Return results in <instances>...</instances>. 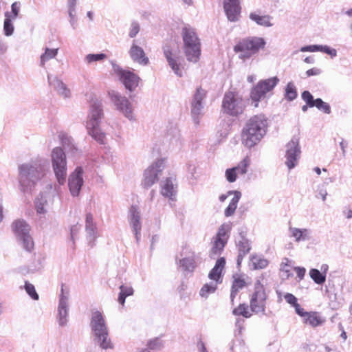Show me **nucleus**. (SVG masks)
Returning a JSON list of instances; mask_svg holds the SVG:
<instances>
[{"instance_id": "f257e3e1", "label": "nucleus", "mask_w": 352, "mask_h": 352, "mask_svg": "<svg viewBox=\"0 0 352 352\" xmlns=\"http://www.w3.org/2000/svg\"><path fill=\"white\" fill-rule=\"evenodd\" d=\"M267 128V119L265 116L261 114L251 117L242 130V143L248 148L254 146L265 135Z\"/></svg>"}, {"instance_id": "f03ea898", "label": "nucleus", "mask_w": 352, "mask_h": 352, "mask_svg": "<svg viewBox=\"0 0 352 352\" xmlns=\"http://www.w3.org/2000/svg\"><path fill=\"white\" fill-rule=\"evenodd\" d=\"M90 327L96 343L103 349H113V344L109 336V330L103 314L98 310L91 311Z\"/></svg>"}, {"instance_id": "7ed1b4c3", "label": "nucleus", "mask_w": 352, "mask_h": 352, "mask_svg": "<svg viewBox=\"0 0 352 352\" xmlns=\"http://www.w3.org/2000/svg\"><path fill=\"white\" fill-rule=\"evenodd\" d=\"M264 38L257 36H249L241 39L234 46V52L239 54V58L243 60L250 59L261 50L265 47Z\"/></svg>"}, {"instance_id": "20e7f679", "label": "nucleus", "mask_w": 352, "mask_h": 352, "mask_svg": "<svg viewBox=\"0 0 352 352\" xmlns=\"http://www.w3.org/2000/svg\"><path fill=\"white\" fill-rule=\"evenodd\" d=\"M182 36L186 59L192 63L198 62L201 56V42L194 29L184 27L182 29Z\"/></svg>"}, {"instance_id": "39448f33", "label": "nucleus", "mask_w": 352, "mask_h": 352, "mask_svg": "<svg viewBox=\"0 0 352 352\" xmlns=\"http://www.w3.org/2000/svg\"><path fill=\"white\" fill-rule=\"evenodd\" d=\"M102 115L101 103L98 101L93 102L86 126L89 134L100 144H104L105 140V134L99 129V122Z\"/></svg>"}, {"instance_id": "423d86ee", "label": "nucleus", "mask_w": 352, "mask_h": 352, "mask_svg": "<svg viewBox=\"0 0 352 352\" xmlns=\"http://www.w3.org/2000/svg\"><path fill=\"white\" fill-rule=\"evenodd\" d=\"M231 230V223H223L219 228L217 234L212 238L208 251L210 258H215L223 253L230 237Z\"/></svg>"}, {"instance_id": "0eeeda50", "label": "nucleus", "mask_w": 352, "mask_h": 352, "mask_svg": "<svg viewBox=\"0 0 352 352\" xmlns=\"http://www.w3.org/2000/svg\"><path fill=\"white\" fill-rule=\"evenodd\" d=\"M267 294L264 285L258 280L254 283V291L250 295V307L255 314H264L266 309Z\"/></svg>"}, {"instance_id": "6e6552de", "label": "nucleus", "mask_w": 352, "mask_h": 352, "mask_svg": "<svg viewBox=\"0 0 352 352\" xmlns=\"http://www.w3.org/2000/svg\"><path fill=\"white\" fill-rule=\"evenodd\" d=\"M279 79L277 77H272L265 80H260L251 90L250 99L254 107H258V102L264 99L266 94L270 92L276 86Z\"/></svg>"}, {"instance_id": "1a4fd4ad", "label": "nucleus", "mask_w": 352, "mask_h": 352, "mask_svg": "<svg viewBox=\"0 0 352 352\" xmlns=\"http://www.w3.org/2000/svg\"><path fill=\"white\" fill-rule=\"evenodd\" d=\"M245 104L243 98L235 91H227L222 102V110L230 116H237L243 112Z\"/></svg>"}, {"instance_id": "9d476101", "label": "nucleus", "mask_w": 352, "mask_h": 352, "mask_svg": "<svg viewBox=\"0 0 352 352\" xmlns=\"http://www.w3.org/2000/svg\"><path fill=\"white\" fill-rule=\"evenodd\" d=\"M52 166L58 182L63 184L67 175L66 157L63 149L56 147L53 149L52 153Z\"/></svg>"}, {"instance_id": "9b49d317", "label": "nucleus", "mask_w": 352, "mask_h": 352, "mask_svg": "<svg viewBox=\"0 0 352 352\" xmlns=\"http://www.w3.org/2000/svg\"><path fill=\"white\" fill-rule=\"evenodd\" d=\"M44 176L41 168H35L29 164H23L19 167V180L22 186H30Z\"/></svg>"}, {"instance_id": "f8f14e48", "label": "nucleus", "mask_w": 352, "mask_h": 352, "mask_svg": "<svg viewBox=\"0 0 352 352\" xmlns=\"http://www.w3.org/2000/svg\"><path fill=\"white\" fill-rule=\"evenodd\" d=\"M164 165V160L163 159L158 160L145 170L142 182V185L144 188L151 187L158 181V175L162 171Z\"/></svg>"}, {"instance_id": "ddd939ff", "label": "nucleus", "mask_w": 352, "mask_h": 352, "mask_svg": "<svg viewBox=\"0 0 352 352\" xmlns=\"http://www.w3.org/2000/svg\"><path fill=\"white\" fill-rule=\"evenodd\" d=\"M115 73L125 88L130 91H134L138 86L140 78L133 72L121 67L115 69Z\"/></svg>"}, {"instance_id": "4468645a", "label": "nucleus", "mask_w": 352, "mask_h": 352, "mask_svg": "<svg viewBox=\"0 0 352 352\" xmlns=\"http://www.w3.org/2000/svg\"><path fill=\"white\" fill-rule=\"evenodd\" d=\"M286 147L285 164L289 169H292L296 166L301 153L298 139L292 138Z\"/></svg>"}, {"instance_id": "2eb2a0df", "label": "nucleus", "mask_w": 352, "mask_h": 352, "mask_svg": "<svg viewBox=\"0 0 352 352\" xmlns=\"http://www.w3.org/2000/svg\"><path fill=\"white\" fill-rule=\"evenodd\" d=\"M14 232L23 241V247L28 251L34 248V242L29 235L30 227L25 221H15L13 223Z\"/></svg>"}, {"instance_id": "dca6fc26", "label": "nucleus", "mask_w": 352, "mask_h": 352, "mask_svg": "<svg viewBox=\"0 0 352 352\" xmlns=\"http://www.w3.org/2000/svg\"><path fill=\"white\" fill-rule=\"evenodd\" d=\"M109 95L111 101L116 106L117 109L122 111L126 117L131 118L132 109L129 100L126 97L122 96L113 91L109 92Z\"/></svg>"}, {"instance_id": "f3484780", "label": "nucleus", "mask_w": 352, "mask_h": 352, "mask_svg": "<svg viewBox=\"0 0 352 352\" xmlns=\"http://www.w3.org/2000/svg\"><path fill=\"white\" fill-rule=\"evenodd\" d=\"M303 320V323L316 328L321 326L325 322V318L318 311H306L304 308L298 314Z\"/></svg>"}, {"instance_id": "a211bd4d", "label": "nucleus", "mask_w": 352, "mask_h": 352, "mask_svg": "<svg viewBox=\"0 0 352 352\" xmlns=\"http://www.w3.org/2000/svg\"><path fill=\"white\" fill-rule=\"evenodd\" d=\"M83 170L81 167H77L69 178V188L73 196H78L83 184Z\"/></svg>"}, {"instance_id": "6ab92c4d", "label": "nucleus", "mask_w": 352, "mask_h": 352, "mask_svg": "<svg viewBox=\"0 0 352 352\" xmlns=\"http://www.w3.org/2000/svg\"><path fill=\"white\" fill-rule=\"evenodd\" d=\"M223 9L230 21H236L241 10L240 0H223Z\"/></svg>"}, {"instance_id": "aec40b11", "label": "nucleus", "mask_w": 352, "mask_h": 352, "mask_svg": "<svg viewBox=\"0 0 352 352\" xmlns=\"http://www.w3.org/2000/svg\"><path fill=\"white\" fill-rule=\"evenodd\" d=\"M175 178L166 177L161 184L160 192L162 196L170 201H175L177 195V184Z\"/></svg>"}, {"instance_id": "412c9836", "label": "nucleus", "mask_w": 352, "mask_h": 352, "mask_svg": "<svg viewBox=\"0 0 352 352\" xmlns=\"http://www.w3.org/2000/svg\"><path fill=\"white\" fill-rule=\"evenodd\" d=\"M250 159L248 157L244 158L240 163L235 167L228 168L226 170L225 176L228 182L230 183L234 182L238 177L236 170H240V175H244L247 173L248 167L250 165Z\"/></svg>"}, {"instance_id": "4be33fe9", "label": "nucleus", "mask_w": 352, "mask_h": 352, "mask_svg": "<svg viewBox=\"0 0 352 352\" xmlns=\"http://www.w3.org/2000/svg\"><path fill=\"white\" fill-rule=\"evenodd\" d=\"M230 195H234V197L231 199L228 206L225 209L224 214L226 217H229L234 213V212L237 208L238 203L241 197V192L237 191V190H234V191L230 190V191L228 192L227 195L223 194L219 196L220 201H221V202L225 201L226 199L228 198V197Z\"/></svg>"}, {"instance_id": "5701e85b", "label": "nucleus", "mask_w": 352, "mask_h": 352, "mask_svg": "<svg viewBox=\"0 0 352 352\" xmlns=\"http://www.w3.org/2000/svg\"><path fill=\"white\" fill-rule=\"evenodd\" d=\"M226 258L220 257L216 261L214 266L209 272L208 278L216 283H221L223 278V272L226 266Z\"/></svg>"}, {"instance_id": "b1692460", "label": "nucleus", "mask_w": 352, "mask_h": 352, "mask_svg": "<svg viewBox=\"0 0 352 352\" xmlns=\"http://www.w3.org/2000/svg\"><path fill=\"white\" fill-rule=\"evenodd\" d=\"M129 54L134 62L140 65H146L149 63L148 58L146 56L144 50L135 43H133L131 45Z\"/></svg>"}, {"instance_id": "393cba45", "label": "nucleus", "mask_w": 352, "mask_h": 352, "mask_svg": "<svg viewBox=\"0 0 352 352\" xmlns=\"http://www.w3.org/2000/svg\"><path fill=\"white\" fill-rule=\"evenodd\" d=\"M233 278L230 291V300L232 305H234V299L239 291L247 286V283L242 276L236 275Z\"/></svg>"}, {"instance_id": "a878e982", "label": "nucleus", "mask_w": 352, "mask_h": 352, "mask_svg": "<svg viewBox=\"0 0 352 352\" xmlns=\"http://www.w3.org/2000/svg\"><path fill=\"white\" fill-rule=\"evenodd\" d=\"M163 50L164 54L169 66L177 75L182 76V72L179 68V64L177 63V58L174 57L170 46L168 45H164L163 47Z\"/></svg>"}, {"instance_id": "bb28decb", "label": "nucleus", "mask_w": 352, "mask_h": 352, "mask_svg": "<svg viewBox=\"0 0 352 352\" xmlns=\"http://www.w3.org/2000/svg\"><path fill=\"white\" fill-rule=\"evenodd\" d=\"M206 96V91L201 87H198L196 90V93L193 96L192 101V109L191 112L194 115H199L202 108L201 101Z\"/></svg>"}, {"instance_id": "cd10ccee", "label": "nucleus", "mask_w": 352, "mask_h": 352, "mask_svg": "<svg viewBox=\"0 0 352 352\" xmlns=\"http://www.w3.org/2000/svg\"><path fill=\"white\" fill-rule=\"evenodd\" d=\"M239 254L237 256V263L239 265L245 256L249 253L251 247L248 239L242 236L241 239L237 243Z\"/></svg>"}, {"instance_id": "c85d7f7f", "label": "nucleus", "mask_w": 352, "mask_h": 352, "mask_svg": "<svg viewBox=\"0 0 352 352\" xmlns=\"http://www.w3.org/2000/svg\"><path fill=\"white\" fill-rule=\"evenodd\" d=\"M191 253V256L181 259L179 263L184 271L192 272L196 268V261L195 252H192Z\"/></svg>"}, {"instance_id": "c756f323", "label": "nucleus", "mask_w": 352, "mask_h": 352, "mask_svg": "<svg viewBox=\"0 0 352 352\" xmlns=\"http://www.w3.org/2000/svg\"><path fill=\"white\" fill-rule=\"evenodd\" d=\"M232 314L237 316H241L244 318H250L254 313V311H252L250 307L247 304L241 303L233 309Z\"/></svg>"}, {"instance_id": "7c9ffc66", "label": "nucleus", "mask_w": 352, "mask_h": 352, "mask_svg": "<svg viewBox=\"0 0 352 352\" xmlns=\"http://www.w3.org/2000/svg\"><path fill=\"white\" fill-rule=\"evenodd\" d=\"M327 269L328 267L327 265L322 272H320L317 269H311L309 271V276L316 284L322 285L326 281V272Z\"/></svg>"}, {"instance_id": "2f4dec72", "label": "nucleus", "mask_w": 352, "mask_h": 352, "mask_svg": "<svg viewBox=\"0 0 352 352\" xmlns=\"http://www.w3.org/2000/svg\"><path fill=\"white\" fill-rule=\"evenodd\" d=\"M250 18L255 21L257 24L263 26H270L272 23H270V16L268 15H259L256 13H251L250 14Z\"/></svg>"}, {"instance_id": "473e14b6", "label": "nucleus", "mask_w": 352, "mask_h": 352, "mask_svg": "<svg viewBox=\"0 0 352 352\" xmlns=\"http://www.w3.org/2000/svg\"><path fill=\"white\" fill-rule=\"evenodd\" d=\"M218 284V283L214 281L204 284L199 291L200 296L204 298H207L209 294L214 293L217 290Z\"/></svg>"}, {"instance_id": "72a5a7b5", "label": "nucleus", "mask_w": 352, "mask_h": 352, "mask_svg": "<svg viewBox=\"0 0 352 352\" xmlns=\"http://www.w3.org/2000/svg\"><path fill=\"white\" fill-rule=\"evenodd\" d=\"M251 262L254 270L265 268L269 264L267 259L259 256H252L251 258Z\"/></svg>"}, {"instance_id": "f704fd0d", "label": "nucleus", "mask_w": 352, "mask_h": 352, "mask_svg": "<svg viewBox=\"0 0 352 352\" xmlns=\"http://www.w3.org/2000/svg\"><path fill=\"white\" fill-rule=\"evenodd\" d=\"M120 292L118 298V302L124 305L125 299L127 296H131L133 294V289L131 287L121 285L120 287Z\"/></svg>"}, {"instance_id": "c9c22d12", "label": "nucleus", "mask_w": 352, "mask_h": 352, "mask_svg": "<svg viewBox=\"0 0 352 352\" xmlns=\"http://www.w3.org/2000/svg\"><path fill=\"white\" fill-rule=\"evenodd\" d=\"M285 97L289 101H292L297 97L296 88L292 82L287 83L285 88Z\"/></svg>"}, {"instance_id": "e433bc0d", "label": "nucleus", "mask_w": 352, "mask_h": 352, "mask_svg": "<svg viewBox=\"0 0 352 352\" xmlns=\"http://www.w3.org/2000/svg\"><path fill=\"white\" fill-rule=\"evenodd\" d=\"M290 232L297 241L305 240L308 237V230L306 229H298L296 228H290Z\"/></svg>"}, {"instance_id": "4c0bfd02", "label": "nucleus", "mask_w": 352, "mask_h": 352, "mask_svg": "<svg viewBox=\"0 0 352 352\" xmlns=\"http://www.w3.org/2000/svg\"><path fill=\"white\" fill-rule=\"evenodd\" d=\"M58 53V49L46 48L45 52L41 56V65H45V62L56 57Z\"/></svg>"}, {"instance_id": "58836bf2", "label": "nucleus", "mask_w": 352, "mask_h": 352, "mask_svg": "<svg viewBox=\"0 0 352 352\" xmlns=\"http://www.w3.org/2000/svg\"><path fill=\"white\" fill-rule=\"evenodd\" d=\"M284 298L287 303L292 305L295 308V311L298 314L302 310V307L298 303V300L294 295L290 293H287L284 296Z\"/></svg>"}, {"instance_id": "ea45409f", "label": "nucleus", "mask_w": 352, "mask_h": 352, "mask_svg": "<svg viewBox=\"0 0 352 352\" xmlns=\"http://www.w3.org/2000/svg\"><path fill=\"white\" fill-rule=\"evenodd\" d=\"M5 21L3 24V30L6 36H10L14 32V26L12 23V21L14 19L8 16V14H5Z\"/></svg>"}, {"instance_id": "a19ab883", "label": "nucleus", "mask_w": 352, "mask_h": 352, "mask_svg": "<svg viewBox=\"0 0 352 352\" xmlns=\"http://www.w3.org/2000/svg\"><path fill=\"white\" fill-rule=\"evenodd\" d=\"M301 52H316L321 51L326 52L327 54H330L331 51L329 48L327 46H320V45H309L305 46L301 48Z\"/></svg>"}, {"instance_id": "79ce46f5", "label": "nucleus", "mask_w": 352, "mask_h": 352, "mask_svg": "<svg viewBox=\"0 0 352 352\" xmlns=\"http://www.w3.org/2000/svg\"><path fill=\"white\" fill-rule=\"evenodd\" d=\"M24 287L26 292L32 299L36 300H38V294L36 292L35 287L32 284L30 283L28 281H25Z\"/></svg>"}, {"instance_id": "37998d69", "label": "nucleus", "mask_w": 352, "mask_h": 352, "mask_svg": "<svg viewBox=\"0 0 352 352\" xmlns=\"http://www.w3.org/2000/svg\"><path fill=\"white\" fill-rule=\"evenodd\" d=\"M314 102V107H317L319 110L322 111L325 113H329L331 112L330 106L323 102L320 98L316 99Z\"/></svg>"}, {"instance_id": "c03bdc74", "label": "nucleus", "mask_w": 352, "mask_h": 352, "mask_svg": "<svg viewBox=\"0 0 352 352\" xmlns=\"http://www.w3.org/2000/svg\"><path fill=\"white\" fill-rule=\"evenodd\" d=\"M107 58V55L105 54H88L86 56V60L88 63L102 60Z\"/></svg>"}, {"instance_id": "a18cd8bd", "label": "nucleus", "mask_w": 352, "mask_h": 352, "mask_svg": "<svg viewBox=\"0 0 352 352\" xmlns=\"http://www.w3.org/2000/svg\"><path fill=\"white\" fill-rule=\"evenodd\" d=\"M302 98L309 107H314V104L315 102V100L314 99L313 96L311 94L309 91H303L302 94Z\"/></svg>"}, {"instance_id": "49530a36", "label": "nucleus", "mask_w": 352, "mask_h": 352, "mask_svg": "<svg viewBox=\"0 0 352 352\" xmlns=\"http://www.w3.org/2000/svg\"><path fill=\"white\" fill-rule=\"evenodd\" d=\"M11 8H12L11 12H6L5 14H8L9 16L15 19L18 16L19 13V10H20L19 3H18V2L13 3L11 6Z\"/></svg>"}, {"instance_id": "de8ad7c7", "label": "nucleus", "mask_w": 352, "mask_h": 352, "mask_svg": "<svg viewBox=\"0 0 352 352\" xmlns=\"http://www.w3.org/2000/svg\"><path fill=\"white\" fill-rule=\"evenodd\" d=\"M291 261L289 258H285L280 264V270L287 274V277H289L291 274Z\"/></svg>"}, {"instance_id": "09e8293b", "label": "nucleus", "mask_w": 352, "mask_h": 352, "mask_svg": "<svg viewBox=\"0 0 352 352\" xmlns=\"http://www.w3.org/2000/svg\"><path fill=\"white\" fill-rule=\"evenodd\" d=\"M129 214L132 220H139V219L140 218L138 208L136 206H132L130 208Z\"/></svg>"}, {"instance_id": "8fccbe9b", "label": "nucleus", "mask_w": 352, "mask_h": 352, "mask_svg": "<svg viewBox=\"0 0 352 352\" xmlns=\"http://www.w3.org/2000/svg\"><path fill=\"white\" fill-rule=\"evenodd\" d=\"M140 31V25L137 23H133L131 24V30L129 32V36L131 38L135 37Z\"/></svg>"}, {"instance_id": "3c124183", "label": "nucleus", "mask_w": 352, "mask_h": 352, "mask_svg": "<svg viewBox=\"0 0 352 352\" xmlns=\"http://www.w3.org/2000/svg\"><path fill=\"white\" fill-rule=\"evenodd\" d=\"M36 210L38 214H44L45 210L44 208V203L41 201L39 199L35 202Z\"/></svg>"}, {"instance_id": "603ef678", "label": "nucleus", "mask_w": 352, "mask_h": 352, "mask_svg": "<svg viewBox=\"0 0 352 352\" xmlns=\"http://www.w3.org/2000/svg\"><path fill=\"white\" fill-rule=\"evenodd\" d=\"M294 270L296 272L297 276L299 278L300 280L303 279L306 270L304 267H295L294 268Z\"/></svg>"}, {"instance_id": "864d4df0", "label": "nucleus", "mask_w": 352, "mask_h": 352, "mask_svg": "<svg viewBox=\"0 0 352 352\" xmlns=\"http://www.w3.org/2000/svg\"><path fill=\"white\" fill-rule=\"evenodd\" d=\"M160 346H161V343L158 339H155V340H151L148 343V346L150 349H155L160 348Z\"/></svg>"}, {"instance_id": "5fc2aeb1", "label": "nucleus", "mask_w": 352, "mask_h": 352, "mask_svg": "<svg viewBox=\"0 0 352 352\" xmlns=\"http://www.w3.org/2000/svg\"><path fill=\"white\" fill-rule=\"evenodd\" d=\"M321 74V70L319 68L317 67H313L310 69H308L306 72V74L308 77L311 76H318Z\"/></svg>"}, {"instance_id": "6e6d98bb", "label": "nucleus", "mask_w": 352, "mask_h": 352, "mask_svg": "<svg viewBox=\"0 0 352 352\" xmlns=\"http://www.w3.org/2000/svg\"><path fill=\"white\" fill-rule=\"evenodd\" d=\"M339 327H340V329L342 331V333L340 334V337L342 338V340L344 341H345L346 339H347V335H346V333L345 332V331L344 330V328L342 326L341 324H340L339 325Z\"/></svg>"}, {"instance_id": "4d7b16f0", "label": "nucleus", "mask_w": 352, "mask_h": 352, "mask_svg": "<svg viewBox=\"0 0 352 352\" xmlns=\"http://www.w3.org/2000/svg\"><path fill=\"white\" fill-rule=\"evenodd\" d=\"M340 147L342 150V152H343V154L344 155L345 154V152H346V150L345 148H346L347 146V142H345L344 140H342L340 143Z\"/></svg>"}, {"instance_id": "13d9d810", "label": "nucleus", "mask_w": 352, "mask_h": 352, "mask_svg": "<svg viewBox=\"0 0 352 352\" xmlns=\"http://www.w3.org/2000/svg\"><path fill=\"white\" fill-rule=\"evenodd\" d=\"M305 62L307 63H314V58L309 56L305 58Z\"/></svg>"}, {"instance_id": "bf43d9fd", "label": "nucleus", "mask_w": 352, "mask_h": 352, "mask_svg": "<svg viewBox=\"0 0 352 352\" xmlns=\"http://www.w3.org/2000/svg\"><path fill=\"white\" fill-rule=\"evenodd\" d=\"M3 217V208L1 206H0V220H1Z\"/></svg>"}, {"instance_id": "052dcab7", "label": "nucleus", "mask_w": 352, "mask_h": 352, "mask_svg": "<svg viewBox=\"0 0 352 352\" xmlns=\"http://www.w3.org/2000/svg\"><path fill=\"white\" fill-rule=\"evenodd\" d=\"M314 170H315V172H316L318 175H320V174L321 173V170H320V168H318V167H316V168H314Z\"/></svg>"}, {"instance_id": "680f3d73", "label": "nucleus", "mask_w": 352, "mask_h": 352, "mask_svg": "<svg viewBox=\"0 0 352 352\" xmlns=\"http://www.w3.org/2000/svg\"><path fill=\"white\" fill-rule=\"evenodd\" d=\"M87 16L89 18L90 20H92L93 19V14L91 12H87Z\"/></svg>"}, {"instance_id": "e2e57ef3", "label": "nucleus", "mask_w": 352, "mask_h": 352, "mask_svg": "<svg viewBox=\"0 0 352 352\" xmlns=\"http://www.w3.org/2000/svg\"><path fill=\"white\" fill-rule=\"evenodd\" d=\"M346 217L349 219L352 217V210H349Z\"/></svg>"}, {"instance_id": "0e129e2a", "label": "nucleus", "mask_w": 352, "mask_h": 352, "mask_svg": "<svg viewBox=\"0 0 352 352\" xmlns=\"http://www.w3.org/2000/svg\"><path fill=\"white\" fill-rule=\"evenodd\" d=\"M93 217L91 214H88L86 217V220H92Z\"/></svg>"}, {"instance_id": "69168bd1", "label": "nucleus", "mask_w": 352, "mask_h": 352, "mask_svg": "<svg viewBox=\"0 0 352 352\" xmlns=\"http://www.w3.org/2000/svg\"><path fill=\"white\" fill-rule=\"evenodd\" d=\"M346 14L350 16H352V8L346 11Z\"/></svg>"}, {"instance_id": "338daca9", "label": "nucleus", "mask_w": 352, "mask_h": 352, "mask_svg": "<svg viewBox=\"0 0 352 352\" xmlns=\"http://www.w3.org/2000/svg\"><path fill=\"white\" fill-rule=\"evenodd\" d=\"M349 311L350 314L352 316V302H351V305L349 306Z\"/></svg>"}, {"instance_id": "774afa93", "label": "nucleus", "mask_w": 352, "mask_h": 352, "mask_svg": "<svg viewBox=\"0 0 352 352\" xmlns=\"http://www.w3.org/2000/svg\"><path fill=\"white\" fill-rule=\"evenodd\" d=\"M307 105H304L302 107V109L303 111H306L307 109Z\"/></svg>"}]
</instances>
